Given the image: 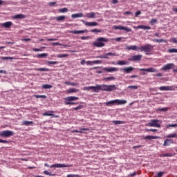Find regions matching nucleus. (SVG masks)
<instances>
[{"mask_svg":"<svg viewBox=\"0 0 177 177\" xmlns=\"http://www.w3.org/2000/svg\"><path fill=\"white\" fill-rule=\"evenodd\" d=\"M83 91H93L97 93L100 91H105L106 92H111L115 91V85L97 84V86H85Z\"/></svg>","mask_w":177,"mask_h":177,"instance_id":"nucleus-1","label":"nucleus"},{"mask_svg":"<svg viewBox=\"0 0 177 177\" xmlns=\"http://www.w3.org/2000/svg\"><path fill=\"white\" fill-rule=\"evenodd\" d=\"M127 100H113L109 101L107 102H104L105 106H114V104H117L118 106L122 104H126Z\"/></svg>","mask_w":177,"mask_h":177,"instance_id":"nucleus-2","label":"nucleus"},{"mask_svg":"<svg viewBox=\"0 0 177 177\" xmlns=\"http://www.w3.org/2000/svg\"><path fill=\"white\" fill-rule=\"evenodd\" d=\"M104 42H109V39L105 37H99L97 39V41L94 43V46H96V48H103L105 45Z\"/></svg>","mask_w":177,"mask_h":177,"instance_id":"nucleus-3","label":"nucleus"},{"mask_svg":"<svg viewBox=\"0 0 177 177\" xmlns=\"http://www.w3.org/2000/svg\"><path fill=\"white\" fill-rule=\"evenodd\" d=\"M154 49V46L151 44H147L145 46H142L140 47V52H145V55H149L150 53L149 52H151Z\"/></svg>","mask_w":177,"mask_h":177,"instance_id":"nucleus-4","label":"nucleus"},{"mask_svg":"<svg viewBox=\"0 0 177 177\" xmlns=\"http://www.w3.org/2000/svg\"><path fill=\"white\" fill-rule=\"evenodd\" d=\"M44 166L47 167L48 168H68L70 167H73V165L57 163V164L52 165L50 166L49 164L45 163Z\"/></svg>","mask_w":177,"mask_h":177,"instance_id":"nucleus-5","label":"nucleus"},{"mask_svg":"<svg viewBox=\"0 0 177 177\" xmlns=\"http://www.w3.org/2000/svg\"><path fill=\"white\" fill-rule=\"evenodd\" d=\"M146 127H153V128H161V124H160V120H151L149 123L146 124Z\"/></svg>","mask_w":177,"mask_h":177,"instance_id":"nucleus-6","label":"nucleus"},{"mask_svg":"<svg viewBox=\"0 0 177 177\" xmlns=\"http://www.w3.org/2000/svg\"><path fill=\"white\" fill-rule=\"evenodd\" d=\"M110 56H120V55L117 53H106L97 57V59H110Z\"/></svg>","mask_w":177,"mask_h":177,"instance_id":"nucleus-7","label":"nucleus"},{"mask_svg":"<svg viewBox=\"0 0 177 177\" xmlns=\"http://www.w3.org/2000/svg\"><path fill=\"white\" fill-rule=\"evenodd\" d=\"M15 133L12 131L4 130L0 133V136L1 138H9L10 136H13Z\"/></svg>","mask_w":177,"mask_h":177,"instance_id":"nucleus-8","label":"nucleus"},{"mask_svg":"<svg viewBox=\"0 0 177 177\" xmlns=\"http://www.w3.org/2000/svg\"><path fill=\"white\" fill-rule=\"evenodd\" d=\"M113 30H124V31H127V32H130V31H132V30L127 26H113Z\"/></svg>","mask_w":177,"mask_h":177,"instance_id":"nucleus-9","label":"nucleus"},{"mask_svg":"<svg viewBox=\"0 0 177 177\" xmlns=\"http://www.w3.org/2000/svg\"><path fill=\"white\" fill-rule=\"evenodd\" d=\"M103 70L106 73H115L117 71H119L118 68L116 67H105L103 68Z\"/></svg>","mask_w":177,"mask_h":177,"instance_id":"nucleus-10","label":"nucleus"},{"mask_svg":"<svg viewBox=\"0 0 177 177\" xmlns=\"http://www.w3.org/2000/svg\"><path fill=\"white\" fill-rule=\"evenodd\" d=\"M140 71H147V73H158V70L156 68L151 67L148 68H140Z\"/></svg>","mask_w":177,"mask_h":177,"instance_id":"nucleus-11","label":"nucleus"},{"mask_svg":"<svg viewBox=\"0 0 177 177\" xmlns=\"http://www.w3.org/2000/svg\"><path fill=\"white\" fill-rule=\"evenodd\" d=\"M142 57H143V56L140 55H133L131 58L129 59V60L130 62H140V60H142Z\"/></svg>","mask_w":177,"mask_h":177,"instance_id":"nucleus-12","label":"nucleus"},{"mask_svg":"<svg viewBox=\"0 0 177 177\" xmlns=\"http://www.w3.org/2000/svg\"><path fill=\"white\" fill-rule=\"evenodd\" d=\"M160 91H175V87L174 86H163L159 87Z\"/></svg>","mask_w":177,"mask_h":177,"instance_id":"nucleus-13","label":"nucleus"},{"mask_svg":"<svg viewBox=\"0 0 177 177\" xmlns=\"http://www.w3.org/2000/svg\"><path fill=\"white\" fill-rule=\"evenodd\" d=\"M174 67H175V65L174 64H167L163 66L161 70L162 71H167V70H171V68H174Z\"/></svg>","mask_w":177,"mask_h":177,"instance_id":"nucleus-14","label":"nucleus"},{"mask_svg":"<svg viewBox=\"0 0 177 177\" xmlns=\"http://www.w3.org/2000/svg\"><path fill=\"white\" fill-rule=\"evenodd\" d=\"M82 22L88 27H95L98 25L97 22H87L84 20H82Z\"/></svg>","mask_w":177,"mask_h":177,"instance_id":"nucleus-15","label":"nucleus"},{"mask_svg":"<svg viewBox=\"0 0 177 177\" xmlns=\"http://www.w3.org/2000/svg\"><path fill=\"white\" fill-rule=\"evenodd\" d=\"M96 15H99V12H91L86 14V17H88V19H97Z\"/></svg>","mask_w":177,"mask_h":177,"instance_id":"nucleus-16","label":"nucleus"},{"mask_svg":"<svg viewBox=\"0 0 177 177\" xmlns=\"http://www.w3.org/2000/svg\"><path fill=\"white\" fill-rule=\"evenodd\" d=\"M133 70H135V68L132 66H129V67L123 68L121 69L122 71H123L124 73H127V74H129L132 73Z\"/></svg>","mask_w":177,"mask_h":177,"instance_id":"nucleus-17","label":"nucleus"},{"mask_svg":"<svg viewBox=\"0 0 177 177\" xmlns=\"http://www.w3.org/2000/svg\"><path fill=\"white\" fill-rule=\"evenodd\" d=\"M125 49L127 50H136L137 52H139L140 47L138 46H127L125 47Z\"/></svg>","mask_w":177,"mask_h":177,"instance_id":"nucleus-18","label":"nucleus"},{"mask_svg":"<svg viewBox=\"0 0 177 177\" xmlns=\"http://www.w3.org/2000/svg\"><path fill=\"white\" fill-rule=\"evenodd\" d=\"M86 64L87 66H93V64H102V61L95 60V61H86Z\"/></svg>","mask_w":177,"mask_h":177,"instance_id":"nucleus-19","label":"nucleus"},{"mask_svg":"<svg viewBox=\"0 0 177 177\" xmlns=\"http://www.w3.org/2000/svg\"><path fill=\"white\" fill-rule=\"evenodd\" d=\"M53 113H55V112L53 111H48L44 113L42 115H44L45 117L46 116L52 117V118H55V117H57L55 114H53Z\"/></svg>","mask_w":177,"mask_h":177,"instance_id":"nucleus-20","label":"nucleus"},{"mask_svg":"<svg viewBox=\"0 0 177 177\" xmlns=\"http://www.w3.org/2000/svg\"><path fill=\"white\" fill-rule=\"evenodd\" d=\"M78 99H80L78 97L69 96L65 98V100H66V102H74L75 100H78Z\"/></svg>","mask_w":177,"mask_h":177,"instance_id":"nucleus-21","label":"nucleus"},{"mask_svg":"<svg viewBox=\"0 0 177 177\" xmlns=\"http://www.w3.org/2000/svg\"><path fill=\"white\" fill-rule=\"evenodd\" d=\"M1 26L5 28H10L11 26H13V23L12 21H7V22L3 23Z\"/></svg>","mask_w":177,"mask_h":177,"instance_id":"nucleus-22","label":"nucleus"},{"mask_svg":"<svg viewBox=\"0 0 177 177\" xmlns=\"http://www.w3.org/2000/svg\"><path fill=\"white\" fill-rule=\"evenodd\" d=\"M174 143V140L172 139H166L164 141L163 146H171V144Z\"/></svg>","mask_w":177,"mask_h":177,"instance_id":"nucleus-23","label":"nucleus"},{"mask_svg":"<svg viewBox=\"0 0 177 177\" xmlns=\"http://www.w3.org/2000/svg\"><path fill=\"white\" fill-rule=\"evenodd\" d=\"M145 140H150L151 139H160L159 136H147L143 138Z\"/></svg>","mask_w":177,"mask_h":177,"instance_id":"nucleus-24","label":"nucleus"},{"mask_svg":"<svg viewBox=\"0 0 177 177\" xmlns=\"http://www.w3.org/2000/svg\"><path fill=\"white\" fill-rule=\"evenodd\" d=\"M134 28L137 29H141V30H151V27L147 26H143V25H140L137 27H134Z\"/></svg>","mask_w":177,"mask_h":177,"instance_id":"nucleus-25","label":"nucleus"},{"mask_svg":"<svg viewBox=\"0 0 177 177\" xmlns=\"http://www.w3.org/2000/svg\"><path fill=\"white\" fill-rule=\"evenodd\" d=\"M84 32H88V30L71 31V34H84Z\"/></svg>","mask_w":177,"mask_h":177,"instance_id":"nucleus-26","label":"nucleus"},{"mask_svg":"<svg viewBox=\"0 0 177 177\" xmlns=\"http://www.w3.org/2000/svg\"><path fill=\"white\" fill-rule=\"evenodd\" d=\"M78 17H84V14L82 12H80V13L73 14L71 15L72 19H78Z\"/></svg>","mask_w":177,"mask_h":177,"instance_id":"nucleus-27","label":"nucleus"},{"mask_svg":"<svg viewBox=\"0 0 177 177\" xmlns=\"http://www.w3.org/2000/svg\"><path fill=\"white\" fill-rule=\"evenodd\" d=\"M12 19H26V15L24 14H17L12 17Z\"/></svg>","mask_w":177,"mask_h":177,"instance_id":"nucleus-28","label":"nucleus"},{"mask_svg":"<svg viewBox=\"0 0 177 177\" xmlns=\"http://www.w3.org/2000/svg\"><path fill=\"white\" fill-rule=\"evenodd\" d=\"M77 92H80V89L71 88L66 91V93H77Z\"/></svg>","mask_w":177,"mask_h":177,"instance_id":"nucleus-29","label":"nucleus"},{"mask_svg":"<svg viewBox=\"0 0 177 177\" xmlns=\"http://www.w3.org/2000/svg\"><path fill=\"white\" fill-rule=\"evenodd\" d=\"M118 66H127L129 64V62L128 61H118L117 64Z\"/></svg>","mask_w":177,"mask_h":177,"instance_id":"nucleus-30","label":"nucleus"},{"mask_svg":"<svg viewBox=\"0 0 177 177\" xmlns=\"http://www.w3.org/2000/svg\"><path fill=\"white\" fill-rule=\"evenodd\" d=\"M32 124H34V122L32 121L24 120L22 122V125H25V127H29V125H31Z\"/></svg>","mask_w":177,"mask_h":177,"instance_id":"nucleus-31","label":"nucleus"},{"mask_svg":"<svg viewBox=\"0 0 177 177\" xmlns=\"http://www.w3.org/2000/svg\"><path fill=\"white\" fill-rule=\"evenodd\" d=\"M55 20H56L57 21H63V20H64L66 19V16L64 15H61L59 17H56L54 18Z\"/></svg>","mask_w":177,"mask_h":177,"instance_id":"nucleus-32","label":"nucleus"},{"mask_svg":"<svg viewBox=\"0 0 177 177\" xmlns=\"http://www.w3.org/2000/svg\"><path fill=\"white\" fill-rule=\"evenodd\" d=\"M83 131H88V129L82 128V129H80V130H73V131H72V133H75V132L76 133H82V132H84Z\"/></svg>","mask_w":177,"mask_h":177,"instance_id":"nucleus-33","label":"nucleus"},{"mask_svg":"<svg viewBox=\"0 0 177 177\" xmlns=\"http://www.w3.org/2000/svg\"><path fill=\"white\" fill-rule=\"evenodd\" d=\"M42 88H43V89H50V88H53V86H52L50 84H43Z\"/></svg>","mask_w":177,"mask_h":177,"instance_id":"nucleus-34","label":"nucleus"},{"mask_svg":"<svg viewBox=\"0 0 177 177\" xmlns=\"http://www.w3.org/2000/svg\"><path fill=\"white\" fill-rule=\"evenodd\" d=\"M113 124H114L115 125H119L121 124H125V122L121 120H113Z\"/></svg>","mask_w":177,"mask_h":177,"instance_id":"nucleus-35","label":"nucleus"},{"mask_svg":"<svg viewBox=\"0 0 177 177\" xmlns=\"http://www.w3.org/2000/svg\"><path fill=\"white\" fill-rule=\"evenodd\" d=\"M58 12H59V13H66V12H68V8H63L59 9Z\"/></svg>","mask_w":177,"mask_h":177,"instance_id":"nucleus-36","label":"nucleus"},{"mask_svg":"<svg viewBox=\"0 0 177 177\" xmlns=\"http://www.w3.org/2000/svg\"><path fill=\"white\" fill-rule=\"evenodd\" d=\"M46 56H48V53H41V54L37 55V57H38V59H41L44 57H46Z\"/></svg>","mask_w":177,"mask_h":177,"instance_id":"nucleus-37","label":"nucleus"},{"mask_svg":"<svg viewBox=\"0 0 177 177\" xmlns=\"http://www.w3.org/2000/svg\"><path fill=\"white\" fill-rule=\"evenodd\" d=\"M153 42H158V44H161V42H166L167 43V40L164 39H156L153 40Z\"/></svg>","mask_w":177,"mask_h":177,"instance_id":"nucleus-38","label":"nucleus"},{"mask_svg":"<svg viewBox=\"0 0 177 177\" xmlns=\"http://www.w3.org/2000/svg\"><path fill=\"white\" fill-rule=\"evenodd\" d=\"M169 53H177V48H169L167 50Z\"/></svg>","mask_w":177,"mask_h":177,"instance_id":"nucleus-39","label":"nucleus"},{"mask_svg":"<svg viewBox=\"0 0 177 177\" xmlns=\"http://www.w3.org/2000/svg\"><path fill=\"white\" fill-rule=\"evenodd\" d=\"M34 97L36 99H46V95H35Z\"/></svg>","mask_w":177,"mask_h":177,"instance_id":"nucleus-40","label":"nucleus"},{"mask_svg":"<svg viewBox=\"0 0 177 177\" xmlns=\"http://www.w3.org/2000/svg\"><path fill=\"white\" fill-rule=\"evenodd\" d=\"M44 175H48V176H55V175H56L55 174H52V172L48 171L47 170H45L44 171Z\"/></svg>","mask_w":177,"mask_h":177,"instance_id":"nucleus-41","label":"nucleus"},{"mask_svg":"<svg viewBox=\"0 0 177 177\" xmlns=\"http://www.w3.org/2000/svg\"><path fill=\"white\" fill-rule=\"evenodd\" d=\"M0 59H1V60H13L15 58L12 57H1Z\"/></svg>","mask_w":177,"mask_h":177,"instance_id":"nucleus-42","label":"nucleus"},{"mask_svg":"<svg viewBox=\"0 0 177 177\" xmlns=\"http://www.w3.org/2000/svg\"><path fill=\"white\" fill-rule=\"evenodd\" d=\"M167 138H168L169 139L171 138H177V133H174L172 134H169V135L167 136Z\"/></svg>","mask_w":177,"mask_h":177,"instance_id":"nucleus-43","label":"nucleus"},{"mask_svg":"<svg viewBox=\"0 0 177 177\" xmlns=\"http://www.w3.org/2000/svg\"><path fill=\"white\" fill-rule=\"evenodd\" d=\"M149 23H150L151 26H154V24H156V23H157V19H152Z\"/></svg>","mask_w":177,"mask_h":177,"instance_id":"nucleus-44","label":"nucleus"},{"mask_svg":"<svg viewBox=\"0 0 177 177\" xmlns=\"http://www.w3.org/2000/svg\"><path fill=\"white\" fill-rule=\"evenodd\" d=\"M37 71H49V69L46 68H38Z\"/></svg>","mask_w":177,"mask_h":177,"instance_id":"nucleus-45","label":"nucleus"},{"mask_svg":"<svg viewBox=\"0 0 177 177\" xmlns=\"http://www.w3.org/2000/svg\"><path fill=\"white\" fill-rule=\"evenodd\" d=\"M115 80V77H108L104 78L105 81H111V80Z\"/></svg>","mask_w":177,"mask_h":177,"instance_id":"nucleus-46","label":"nucleus"},{"mask_svg":"<svg viewBox=\"0 0 177 177\" xmlns=\"http://www.w3.org/2000/svg\"><path fill=\"white\" fill-rule=\"evenodd\" d=\"M175 127H177V124H167V128H175Z\"/></svg>","mask_w":177,"mask_h":177,"instance_id":"nucleus-47","label":"nucleus"},{"mask_svg":"<svg viewBox=\"0 0 177 177\" xmlns=\"http://www.w3.org/2000/svg\"><path fill=\"white\" fill-rule=\"evenodd\" d=\"M156 111H168V108H159L156 110Z\"/></svg>","mask_w":177,"mask_h":177,"instance_id":"nucleus-48","label":"nucleus"},{"mask_svg":"<svg viewBox=\"0 0 177 177\" xmlns=\"http://www.w3.org/2000/svg\"><path fill=\"white\" fill-rule=\"evenodd\" d=\"M172 156H173L172 153H167L162 154V157H172Z\"/></svg>","mask_w":177,"mask_h":177,"instance_id":"nucleus-49","label":"nucleus"},{"mask_svg":"<svg viewBox=\"0 0 177 177\" xmlns=\"http://www.w3.org/2000/svg\"><path fill=\"white\" fill-rule=\"evenodd\" d=\"M47 64H57V61H48L47 62Z\"/></svg>","mask_w":177,"mask_h":177,"instance_id":"nucleus-50","label":"nucleus"},{"mask_svg":"<svg viewBox=\"0 0 177 177\" xmlns=\"http://www.w3.org/2000/svg\"><path fill=\"white\" fill-rule=\"evenodd\" d=\"M57 57L63 58V57H67V54H59Z\"/></svg>","mask_w":177,"mask_h":177,"instance_id":"nucleus-51","label":"nucleus"},{"mask_svg":"<svg viewBox=\"0 0 177 177\" xmlns=\"http://www.w3.org/2000/svg\"><path fill=\"white\" fill-rule=\"evenodd\" d=\"M91 32H102V30H99V29L95 28V29H92V30H91Z\"/></svg>","mask_w":177,"mask_h":177,"instance_id":"nucleus-52","label":"nucleus"},{"mask_svg":"<svg viewBox=\"0 0 177 177\" xmlns=\"http://www.w3.org/2000/svg\"><path fill=\"white\" fill-rule=\"evenodd\" d=\"M66 177H80L78 174H68Z\"/></svg>","mask_w":177,"mask_h":177,"instance_id":"nucleus-53","label":"nucleus"},{"mask_svg":"<svg viewBox=\"0 0 177 177\" xmlns=\"http://www.w3.org/2000/svg\"><path fill=\"white\" fill-rule=\"evenodd\" d=\"M170 42H173V44H177V39L176 37H173L170 39Z\"/></svg>","mask_w":177,"mask_h":177,"instance_id":"nucleus-54","label":"nucleus"},{"mask_svg":"<svg viewBox=\"0 0 177 177\" xmlns=\"http://www.w3.org/2000/svg\"><path fill=\"white\" fill-rule=\"evenodd\" d=\"M164 174H165L164 171H160L157 174L156 177H161L162 175H164Z\"/></svg>","mask_w":177,"mask_h":177,"instance_id":"nucleus-55","label":"nucleus"},{"mask_svg":"<svg viewBox=\"0 0 177 177\" xmlns=\"http://www.w3.org/2000/svg\"><path fill=\"white\" fill-rule=\"evenodd\" d=\"M81 109H82V106L80 105L77 107H75L73 109V110H75V111H78V110H81Z\"/></svg>","mask_w":177,"mask_h":177,"instance_id":"nucleus-56","label":"nucleus"},{"mask_svg":"<svg viewBox=\"0 0 177 177\" xmlns=\"http://www.w3.org/2000/svg\"><path fill=\"white\" fill-rule=\"evenodd\" d=\"M129 89H138V86H129Z\"/></svg>","mask_w":177,"mask_h":177,"instance_id":"nucleus-57","label":"nucleus"},{"mask_svg":"<svg viewBox=\"0 0 177 177\" xmlns=\"http://www.w3.org/2000/svg\"><path fill=\"white\" fill-rule=\"evenodd\" d=\"M33 52H42V49L41 48H32Z\"/></svg>","mask_w":177,"mask_h":177,"instance_id":"nucleus-58","label":"nucleus"},{"mask_svg":"<svg viewBox=\"0 0 177 177\" xmlns=\"http://www.w3.org/2000/svg\"><path fill=\"white\" fill-rule=\"evenodd\" d=\"M136 175H138V172H133L130 175H129L128 176L133 177V176H136Z\"/></svg>","mask_w":177,"mask_h":177,"instance_id":"nucleus-59","label":"nucleus"},{"mask_svg":"<svg viewBox=\"0 0 177 177\" xmlns=\"http://www.w3.org/2000/svg\"><path fill=\"white\" fill-rule=\"evenodd\" d=\"M81 39H82L83 41H85L86 39H89V36L85 37H81Z\"/></svg>","mask_w":177,"mask_h":177,"instance_id":"nucleus-60","label":"nucleus"},{"mask_svg":"<svg viewBox=\"0 0 177 177\" xmlns=\"http://www.w3.org/2000/svg\"><path fill=\"white\" fill-rule=\"evenodd\" d=\"M113 41H117L118 42H120L121 41V37H116L113 39Z\"/></svg>","mask_w":177,"mask_h":177,"instance_id":"nucleus-61","label":"nucleus"},{"mask_svg":"<svg viewBox=\"0 0 177 177\" xmlns=\"http://www.w3.org/2000/svg\"><path fill=\"white\" fill-rule=\"evenodd\" d=\"M140 13H141V12L140 11H137V12H136V13H135V16H136V17H138V16H139V15H140Z\"/></svg>","mask_w":177,"mask_h":177,"instance_id":"nucleus-62","label":"nucleus"},{"mask_svg":"<svg viewBox=\"0 0 177 177\" xmlns=\"http://www.w3.org/2000/svg\"><path fill=\"white\" fill-rule=\"evenodd\" d=\"M0 143H8V140H1L0 139Z\"/></svg>","mask_w":177,"mask_h":177,"instance_id":"nucleus-63","label":"nucleus"},{"mask_svg":"<svg viewBox=\"0 0 177 177\" xmlns=\"http://www.w3.org/2000/svg\"><path fill=\"white\" fill-rule=\"evenodd\" d=\"M77 85H78V83H73V82L71 83V86H77Z\"/></svg>","mask_w":177,"mask_h":177,"instance_id":"nucleus-64","label":"nucleus"}]
</instances>
